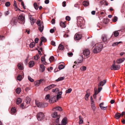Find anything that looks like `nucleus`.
<instances>
[{
    "instance_id": "nucleus-44",
    "label": "nucleus",
    "mask_w": 125,
    "mask_h": 125,
    "mask_svg": "<svg viewBox=\"0 0 125 125\" xmlns=\"http://www.w3.org/2000/svg\"><path fill=\"white\" fill-rule=\"evenodd\" d=\"M41 41H43V42H46V39L44 37H43L41 38Z\"/></svg>"
},
{
    "instance_id": "nucleus-53",
    "label": "nucleus",
    "mask_w": 125,
    "mask_h": 125,
    "mask_svg": "<svg viewBox=\"0 0 125 125\" xmlns=\"http://www.w3.org/2000/svg\"><path fill=\"white\" fill-rule=\"evenodd\" d=\"M28 79L29 81L31 82H34V80L33 79H32L29 76L28 77Z\"/></svg>"
},
{
    "instance_id": "nucleus-21",
    "label": "nucleus",
    "mask_w": 125,
    "mask_h": 125,
    "mask_svg": "<svg viewBox=\"0 0 125 125\" xmlns=\"http://www.w3.org/2000/svg\"><path fill=\"white\" fill-rule=\"evenodd\" d=\"M42 26H39L38 30L41 32H42L44 29V26L43 25V22H42Z\"/></svg>"
},
{
    "instance_id": "nucleus-14",
    "label": "nucleus",
    "mask_w": 125,
    "mask_h": 125,
    "mask_svg": "<svg viewBox=\"0 0 125 125\" xmlns=\"http://www.w3.org/2000/svg\"><path fill=\"white\" fill-rule=\"evenodd\" d=\"M36 105L39 107H42V103L40 102L37 100L35 101Z\"/></svg>"
},
{
    "instance_id": "nucleus-5",
    "label": "nucleus",
    "mask_w": 125,
    "mask_h": 125,
    "mask_svg": "<svg viewBox=\"0 0 125 125\" xmlns=\"http://www.w3.org/2000/svg\"><path fill=\"white\" fill-rule=\"evenodd\" d=\"M45 115L42 112L38 113L37 115V117L38 121H41L44 118Z\"/></svg>"
},
{
    "instance_id": "nucleus-32",
    "label": "nucleus",
    "mask_w": 125,
    "mask_h": 125,
    "mask_svg": "<svg viewBox=\"0 0 125 125\" xmlns=\"http://www.w3.org/2000/svg\"><path fill=\"white\" fill-rule=\"evenodd\" d=\"M86 93L85 95V97H88L89 96L90 94L89 90L88 89L87 90Z\"/></svg>"
},
{
    "instance_id": "nucleus-43",
    "label": "nucleus",
    "mask_w": 125,
    "mask_h": 125,
    "mask_svg": "<svg viewBox=\"0 0 125 125\" xmlns=\"http://www.w3.org/2000/svg\"><path fill=\"white\" fill-rule=\"evenodd\" d=\"M48 104L46 103H42V107H45L48 106Z\"/></svg>"
},
{
    "instance_id": "nucleus-48",
    "label": "nucleus",
    "mask_w": 125,
    "mask_h": 125,
    "mask_svg": "<svg viewBox=\"0 0 125 125\" xmlns=\"http://www.w3.org/2000/svg\"><path fill=\"white\" fill-rule=\"evenodd\" d=\"M64 66L62 65H60L59 66L58 68L60 69H62L64 68Z\"/></svg>"
},
{
    "instance_id": "nucleus-40",
    "label": "nucleus",
    "mask_w": 125,
    "mask_h": 125,
    "mask_svg": "<svg viewBox=\"0 0 125 125\" xmlns=\"http://www.w3.org/2000/svg\"><path fill=\"white\" fill-rule=\"evenodd\" d=\"M60 117V116H58V117H57L55 121L56 124V125H58V124L59 123Z\"/></svg>"
},
{
    "instance_id": "nucleus-6",
    "label": "nucleus",
    "mask_w": 125,
    "mask_h": 125,
    "mask_svg": "<svg viewBox=\"0 0 125 125\" xmlns=\"http://www.w3.org/2000/svg\"><path fill=\"white\" fill-rule=\"evenodd\" d=\"M115 61H114V63L112 65L110 69L111 70H118L120 68V66L119 65H115Z\"/></svg>"
},
{
    "instance_id": "nucleus-13",
    "label": "nucleus",
    "mask_w": 125,
    "mask_h": 125,
    "mask_svg": "<svg viewBox=\"0 0 125 125\" xmlns=\"http://www.w3.org/2000/svg\"><path fill=\"white\" fill-rule=\"evenodd\" d=\"M106 83V80H104L102 81H101L98 84V86H103Z\"/></svg>"
},
{
    "instance_id": "nucleus-52",
    "label": "nucleus",
    "mask_w": 125,
    "mask_h": 125,
    "mask_svg": "<svg viewBox=\"0 0 125 125\" xmlns=\"http://www.w3.org/2000/svg\"><path fill=\"white\" fill-rule=\"evenodd\" d=\"M10 4V2L8 1L6 2L5 4V6L7 7L9 6Z\"/></svg>"
},
{
    "instance_id": "nucleus-41",
    "label": "nucleus",
    "mask_w": 125,
    "mask_h": 125,
    "mask_svg": "<svg viewBox=\"0 0 125 125\" xmlns=\"http://www.w3.org/2000/svg\"><path fill=\"white\" fill-rule=\"evenodd\" d=\"M36 10H37L38 8V7L37 5V4L36 3H34L33 4Z\"/></svg>"
},
{
    "instance_id": "nucleus-25",
    "label": "nucleus",
    "mask_w": 125,
    "mask_h": 125,
    "mask_svg": "<svg viewBox=\"0 0 125 125\" xmlns=\"http://www.w3.org/2000/svg\"><path fill=\"white\" fill-rule=\"evenodd\" d=\"M79 124H81L83 123V120L82 117L80 115L79 116Z\"/></svg>"
},
{
    "instance_id": "nucleus-18",
    "label": "nucleus",
    "mask_w": 125,
    "mask_h": 125,
    "mask_svg": "<svg viewBox=\"0 0 125 125\" xmlns=\"http://www.w3.org/2000/svg\"><path fill=\"white\" fill-rule=\"evenodd\" d=\"M120 30L116 31H114L113 33V34L115 37H116L118 36L119 34L118 31H120Z\"/></svg>"
},
{
    "instance_id": "nucleus-62",
    "label": "nucleus",
    "mask_w": 125,
    "mask_h": 125,
    "mask_svg": "<svg viewBox=\"0 0 125 125\" xmlns=\"http://www.w3.org/2000/svg\"><path fill=\"white\" fill-rule=\"evenodd\" d=\"M68 55L69 56H72L73 55V53L72 52H69L68 53Z\"/></svg>"
},
{
    "instance_id": "nucleus-29",
    "label": "nucleus",
    "mask_w": 125,
    "mask_h": 125,
    "mask_svg": "<svg viewBox=\"0 0 125 125\" xmlns=\"http://www.w3.org/2000/svg\"><path fill=\"white\" fill-rule=\"evenodd\" d=\"M16 110L15 107H12L11 109L10 112L12 114H13L14 113H15Z\"/></svg>"
},
{
    "instance_id": "nucleus-42",
    "label": "nucleus",
    "mask_w": 125,
    "mask_h": 125,
    "mask_svg": "<svg viewBox=\"0 0 125 125\" xmlns=\"http://www.w3.org/2000/svg\"><path fill=\"white\" fill-rule=\"evenodd\" d=\"M86 69V67L84 66H83L80 68V69L82 71H85Z\"/></svg>"
},
{
    "instance_id": "nucleus-58",
    "label": "nucleus",
    "mask_w": 125,
    "mask_h": 125,
    "mask_svg": "<svg viewBox=\"0 0 125 125\" xmlns=\"http://www.w3.org/2000/svg\"><path fill=\"white\" fill-rule=\"evenodd\" d=\"M5 38V37L3 36L0 35V40H2L4 39Z\"/></svg>"
},
{
    "instance_id": "nucleus-34",
    "label": "nucleus",
    "mask_w": 125,
    "mask_h": 125,
    "mask_svg": "<svg viewBox=\"0 0 125 125\" xmlns=\"http://www.w3.org/2000/svg\"><path fill=\"white\" fill-rule=\"evenodd\" d=\"M58 49L60 50H62L63 49V46L61 44L59 45L58 47Z\"/></svg>"
},
{
    "instance_id": "nucleus-15",
    "label": "nucleus",
    "mask_w": 125,
    "mask_h": 125,
    "mask_svg": "<svg viewBox=\"0 0 125 125\" xmlns=\"http://www.w3.org/2000/svg\"><path fill=\"white\" fill-rule=\"evenodd\" d=\"M67 123V118L66 117H65L62 120V123L63 125H65Z\"/></svg>"
},
{
    "instance_id": "nucleus-8",
    "label": "nucleus",
    "mask_w": 125,
    "mask_h": 125,
    "mask_svg": "<svg viewBox=\"0 0 125 125\" xmlns=\"http://www.w3.org/2000/svg\"><path fill=\"white\" fill-rule=\"evenodd\" d=\"M17 19L15 17L13 18L10 21V24L12 25H16L17 23Z\"/></svg>"
},
{
    "instance_id": "nucleus-38",
    "label": "nucleus",
    "mask_w": 125,
    "mask_h": 125,
    "mask_svg": "<svg viewBox=\"0 0 125 125\" xmlns=\"http://www.w3.org/2000/svg\"><path fill=\"white\" fill-rule=\"evenodd\" d=\"M35 45V43L34 42H33L31 43L30 45V47L31 48L33 47Z\"/></svg>"
},
{
    "instance_id": "nucleus-39",
    "label": "nucleus",
    "mask_w": 125,
    "mask_h": 125,
    "mask_svg": "<svg viewBox=\"0 0 125 125\" xmlns=\"http://www.w3.org/2000/svg\"><path fill=\"white\" fill-rule=\"evenodd\" d=\"M64 79V77H59L56 80V81H59L63 80Z\"/></svg>"
},
{
    "instance_id": "nucleus-36",
    "label": "nucleus",
    "mask_w": 125,
    "mask_h": 125,
    "mask_svg": "<svg viewBox=\"0 0 125 125\" xmlns=\"http://www.w3.org/2000/svg\"><path fill=\"white\" fill-rule=\"evenodd\" d=\"M17 79L18 80L21 81L22 79V76L21 75L19 74L17 77Z\"/></svg>"
},
{
    "instance_id": "nucleus-60",
    "label": "nucleus",
    "mask_w": 125,
    "mask_h": 125,
    "mask_svg": "<svg viewBox=\"0 0 125 125\" xmlns=\"http://www.w3.org/2000/svg\"><path fill=\"white\" fill-rule=\"evenodd\" d=\"M66 2L65 1H63L62 3V6L63 7H65L66 6Z\"/></svg>"
},
{
    "instance_id": "nucleus-54",
    "label": "nucleus",
    "mask_w": 125,
    "mask_h": 125,
    "mask_svg": "<svg viewBox=\"0 0 125 125\" xmlns=\"http://www.w3.org/2000/svg\"><path fill=\"white\" fill-rule=\"evenodd\" d=\"M100 107L101 109L102 110H105L106 109V108H107V106L104 107L102 106H100Z\"/></svg>"
},
{
    "instance_id": "nucleus-50",
    "label": "nucleus",
    "mask_w": 125,
    "mask_h": 125,
    "mask_svg": "<svg viewBox=\"0 0 125 125\" xmlns=\"http://www.w3.org/2000/svg\"><path fill=\"white\" fill-rule=\"evenodd\" d=\"M54 58L53 56H51L49 59V60L50 62H51L54 59Z\"/></svg>"
},
{
    "instance_id": "nucleus-59",
    "label": "nucleus",
    "mask_w": 125,
    "mask_h": 125,
    "mask_svg": "<svg viewBox=\"0 0 125 125\" xmlns=\"http://www.w3.org/2000/svg\"><path fill=\"white\" fill-rule=\"evenodd\" d=\"M51 44L54 46H55V42L53 41H52L51 42Z\"/></svg>"
},
{
    "instance_id": "nucleus-2",
    "label": "nucleus",
    "mask_w": 125,
    "mask_h": 125,
    "mask_svg": "<svg viewBox=\"0 0 125 125\" xmlns=\"http://www.w3.org/2000/svg\"><path fill=\"white\" fill-rule=\"evenodd\" d=\"M102 47L103 45L101 44L98 43L95 44L93 47V52L94 53H97L100 52Z\"/></svg>"
},
{
    "instance_id": "nucleus-7",
    "label": "nucleus",
    "mask_w": 125,
    "mask_h": 125,
    "mask_svg": "<svg viewBox=\"0 0 125 125\" xmlns=\"http://www.w3.org/2000/svg\"><path fill=\"white\" fill-rule=\"evenodd\" d=\"M83 53L85 56L87 57L86 58H87L89 57L90 52L88 50L85 49L83 51Z\"/></svg>"
},
{
    "instance_id": "nucleus-64",
    "label": "nucleus",
    "mask_w": 125,
    "mask_h": 125,
    "mask_svg": "<svg viewBox=\"0 0 125 125\" xmlns=\"http://www.w3.org/2000/svg\"><path fill=\"white\" fill-rule=\"evenodd\" d=\"M39 39L38 38H35L34 41L35 43H37L38 42Z\"/></svg>"
},
{
    "instance_id": "nucleus-22",
    "label": "nucleus",
    "mask_w": 125,
    "mask_h": 125,
    "mask_svg": "<svg viewBox=\"0 0 125 125\" xmlns=\"http://www.w3.org/2000/svg\"><path fill=\"white\" fill-rule=\"evenodd\" d=\"M43 81L42 79H40L39 81H38L34 83L36 86H39L40 83Z\"/></svg>"
},
{
    "instance_id": "nucleus-24",
    "label": "nucleus",
    "mask_w": 125,
    "mask_h": 125,
    "mask_svg": "<svg viewBox=\"0 0 125 125\" xmlns=\"http://www.w3.org/2000/svg\"><path fill=\"white\" fill-rule=\"evenodd\" d=\"M89 4V2L88 1H85L83 2V4L84 6H87Z\"/></svg>"
},
{
    "instance_id": "nucleus-26",
    "label": "nucleus",
    "mask_w": 125,
    "mask_h": 125,
    "mask_svg": "<svg viewBox=\"0 0 125 125\" xmlns=\"http://www.w3.org/2000/svg\"><path fill=\"white\" fill-rule=\"evenodd\" d=\"M31 101L30 98L29 97H27L25 100V102L27 104L30 103Z\"/></svg>"
},
{
    "instance_id": "nucleus-11",
    "label": "nucleus",
    "mask_w": 125,
    "mask_h": 125,
    "mask_svg": "<svg viewBox=\"0 0 125 125\" xmlns=\"http://www.w3.org/2000/svg\"><path fill=\"white\" fill-rule=\"evenodd\" d=\"M82 37L81 35L79 34L76 33L74 37V39L75 40H78L80 39Z\"/></svg>"
},
{
    "instance_id": "nucleus-47",
    "label": "nucleus",
    "mask_w": 125,
    "mask_h": 125,
    "mask_svg": "<svg viewBox=\"0 0 125 125\" xmlns=\"http://www.w3.org/2000/svg\"><path fill=\"white\" fill-rule=\"evenodd\" d=\"M91 107L92 109L94 111L95 110V106H94V104H91Z\"/></svg>"
},
{
    "instance_id": "nucleus-23",
    "label": "nucleus",
    "mask_w": 125,
    "mask_h": 125,
    "mask_svg": "<svg viewBox=\"0 0 125 125\" xmlns=\"http://www.w3.org/2000/svg\"><path fill=\"white\" fill-rule=\"evenodd\" d=\"M41 61L43 63V64L46 65V64L45 63H46L47 62L45 61V59L44 57L42 56L41 58Z\"/></svg>"
},
{
    "instance_id": "nucleus-10",
    "label": "nucleus",
    "mask_w": 125,
    "mask_h": 125,
    "mask_svg": "<svg viewBox=\"0 0 125 125\" xmlns=\"http://www.w3.org/2000/svg\"><path fill=\"white\" fill-rule=\"evenodd\" d=\"M56 97L55 96L52 97L51 96L49 100L50 103H53L56 101Z\"/></svg>"
},
{
    "instance_id": "nucleus-31",
    "label": "nucleus",
    "mask_w": 125,
    "mask_h": 125,
    "mask_svg": "<svg viewBox=\"0 0 125 125\" xmlns=\"http://www.w3.org/2000/svg\"><path fill=\"white\" fill-rule=\"evenodd\" d=\"M21 100L20 98H18L17 99L16 101V104H20L21 102Z\"/></svg>"
},
{
    "instance_id": "nucleus-1",
    "label": "nucleus",
    "mask_w": 125,
    "mask_h": 125,
    "mask_svg": "<svg viewBox=\"0 0 125 125\" xmlns=\"http://www.w3.org/2000/svg\"><path fill=\"white\" fill-rule=\"evenodd\" d=\"M52 111L53 112L52 114V116L53 118H55L57 117L58 116H60V115H58L57 111L61 112L62 111V109L61 107L58 106L53 108L52 109Z\"/></svg>"
},
{
    "instance_id": "nucleus-35",
    "label": "nucleus",
    "mask_w": 125,
    "mask_h": 125,
    "mask_svg": "<svg viewBox=\"0 0 125 125\" xmlns=\"http://www.w3.org/2000/svg\"><path fill=\"white\" fill-rule=\"evenodd\" d=\"M30 22L31 25H33L36 22V20L34 18L30 20Z\"/></svg>"
},
{
    "instance_id": "nucleus-56",
    "label": "nucleus",
    "mask_w": 125,
    "mask_h": 125,
    "mask_svg": "<svg viewBox=\"0 0 125 125\" xmlns=\"http://www.w3.org/2000/svg\"><path fill=\"white\" fill-rule=\"evenodd\" d=\"M29 18L30 20L34 18L32 17V15H29Z\"/></svg>"
},
{
    "instance_id": "nucleus-20",
    "label": "nucleus",
    "mask_w": 125,
    "mask_h": 125,
    "mask_svg": "<svg viewBox=\"0 0 125 125\" xmlns=\"http://www.w3.org/2000/svg\"><path fill=\"white\" fill-rule=\"evenodd\" d=\"M121 114L119 113H117L115 114V117L117 119H119L121 116Z\"/></svg>"
},
{
    "instance_id": "nucleus-51",
    "label": "nucleus",
    "mask_w": 125,
    "mask_h": 125,
    "mask_svg": "<svg viewBox=\"0 0 125 125\" xmlns=\"http://www.w3.org/2000/svg\"><path fill=\"white\" fill-rule=\"evenodd\" d=\"M50 95L48 94L45 97V99L46 100H48V99L49 100V98L50 97Z\"/></svg>"
},
{
    "instance_id": "nucleus-3",
    "label": "nucleus",
    "mask_w": 125,
    "mask_h": 125,
    "mask_svg": "<svg viewBox=\"0 0 125 125\" xmlns=\"http://www.w3.org/2000/svg\"><path fill=\"white\" fill-rule=\"evenodd\" d=\"M84 21L82 17H78L77 19V25L78 27H80L81 29H83L84 27Z\"/></svg>"
},
{
    "instance_id": "nucleus-49",
    "label": "nucleus",
    "mask_w": 125,
    "mask_h": 125,
    "mask_svg": "<svg viewBox=\"0 0 125 125\" xmlns=\"http://www.w3.org/2000/svg\"><path fill=\"white\" fill-rule=\"evenodd\" d=\"M117 17L116 16H115L113 20V21L114 22H115L117 21Z\"/></svg>"
},
{
    "instance_id": "nucleus-46",
    "label": "nucleus",
    "mask_w": 125,
    "mask_h": 125,
    "mask_svg": "<svg viewBox=\"0 0 125 125\" xmlns=\"http://www.w3.org/2000/svg\"><path fill=\"white\" fill-rule=\"evenodd\" d=\"M72 90V89L71 88H69L68 89V90H66V93H70L71 92Z\"/></svg>"
},
{
    "instance_id": "nucleus-12",
    "label": "nucleus",
    "mask_w": 125,
    "mask_h": 125,
    "mask_svg": "<svg viewBox=\"0 0 125 125\" xmlns=\"http://www.w3.org/2000/svg\"><path fill=\"white\" fill-rule=\"evenodd\" d=\"M102 39L103 42H104L105 44L107 43V40L106 35H103L102 36Z\"/></svg>"
},
{
    "instance_id": "nucleus-33",
    "label": "nucleus",
    "mask_w": 125,
    "mask_h": 125,
    "mask_svg": "<svg viewBox=\"0 0 125 125\" xmlns=\"http://www.w3.org/2000/svg\"><path fill=\"white\" fill-rule=\"evenodd\" d=\"M21 88L20 87H18L16 90V93L17 94H19L21 91Z\"/></svg>"
},
{
    "instance_id": "nucleus-19",
    "label": "nucleus",
    "mask_w": 125,
    "mask_h": 125,
    "mask_svg": "<svg viewBox=\"0 0 125 125\" xmlns=\"http://www.w3.org/2000/svg\"><path fill=\"white\" fill-rule=\"evenodd\" d=\"M17 67L19 69L22 70L23 69L22 63H19L17 65Z\"/></svg>"
},
{
    "instance_id": "nucleus-61",
    "label": "nucleus",
    "mask_w": 125,
    "mask_h": 125,
    "mask_svg": "<svg viewBox=\"0 0 125 125\" xmlns=\"http://www.w3.org/2000/svg\"><path fill=\"white\" fill-rule=\"evenodd\" d=\"M52 23V24H54L55 23V20L54 19H52L51 21Z\"/></svg>"
},
{
    "instance_id": "nucleus-17",
    "label": "nucleus",
    "mask_w": 125,
    "mask_h": 125,
    "mask_svg": "<svg viewBox=\"0 0 125 125\" xmlns=\"http://www.w3.org/2000/svg\"><path fill=\"white\" fill-rule=\"evenodd\" d=\"M40 71L41 72H43L45 70V66L43 64H40Z\"/></svg>"
},
{
    "instance_id": "nucleus-37",
    "label": "nucleus",
    "mask_w": 125,
    "mask_h": 125,
    "mask_svg": "<svg viewBox=\"0 0 125 125\" xmlns=\"http://www.w3.org/2000/svg\"><path fill=\"white\" fill-rule=\"evenodd\" d=\"M122 42H118L114 43L112 44V46H116L118 44L122 43Z\"/></svg>"
},
{
    "instance_id": "nucleus-9",
    "label": "nucleus",
    "mask_w": 125,
    "mask_h": 125,
    "mask_svg": "<svg viewBox=\"0 0 125 125\" xmlns=\"http://www.w3.org/2000/svg\"><path fill=\"white\" fill-rule=\"evenodd\" d=\"M56 86V85L55 84H52L51 85L45 87L44 89V90L45 91H47L51 88L55 87Z\"/></svg>"
},
{
    "instance_id": "nucleus-55",
    "label": "nucleus",
    "mask_w": 125,
    "mask_h": 125,
    "mask_svg": "<svg viewBox=\"0 0 125 125\" xmlns=\"http://www.w3.org/2000/svg\"><path fill=\"white\" fill-rule=\"evenodd\" d=\"M91 104H94V101L93 99L92 98V96H91Z\"/></svg>"
},
{
    "instance_id": "nucleus-27",
    "label": "nucleus",
    "mask_w": 125,
    "mask_h": 125,
    "mask_svg": "<svg viewBox=\"0 0 125 125\" xmlns=\"http://www.w3.org/2000/svg\"><path fill=\"white\" fill-rule=\"evenodd\" d=\"M34 62L33 61H31L29 63V67H32L34 65Z\"/></svg>"
},
{
    "instance_id": "nucleus-16",
    "label": "nucleus",
    "mask_w": 125,
    "mask_h": 125,
    "mask_svg": "<svg viewBox=\"0 0 125 125\" xmlns=\"http://www.w3.org/2000/svg\"><path fill=\"white\" fill-rule=\"evenodd\" d=\"M125 60V59L124 58H120L118 59L116 61V62L118 63L119 64L123 62Z\"/></svg>"
},
{
    "instance_id": "nucleus-45",
    "label": "nucleus",
    "mask_w": 125,
    "mask_h": 125,
    "mask_svg": "<svg viewBox=\"0 0 125 125\" xmlns=\"http://www.w3.org/2000/svg\"><path fill=\"white\" fill-rule=\"evenodd\" d=\"M39 57V56L38 55H37L36 56H35L34 57V59L36 60H38Z\"/></svg>"
},
{
    "instance_id": "nucleus-4",
    "label": "nucleus",
    "mask_w": 125,
    "mask_h": 125,
    "mask_svg": "<svg viewBox=\"0 0 125 125\" xmlns=\"http://www.w3.org/2000/svg\"><path fill=\"white\" fill-rule=\"evenodd\" d=\"M18 20L19 22L21 24H24L25 23V17L23 15H19L18 17Z\"/></svg>"
},
{
    "instance_id": "nucleus-28",
    "label": "nucleus",
    "mask_w": 125,
    "mask_h": 125,
    "mask_svg": "<svg viewBox=\"0 0 125 125\" xmlns=\"http://www.w3.org/2000/svg\"><path fill=\"white\" fill-rule=\"evenodd\" d=\"M60 25L63 28H65L66 27L65 23L62 21L60 22Z\"/></svg>"
},
{
    "instance_id": "nucleus-57",
    "label": "nucleus",
    "mask_w": 125,
    "mask_h": 125,
    "mask_svg": "<svg viewBox=\"0 0 125 125\" xmlns=\"http://www.w3.org/2000/svg\"><path fill=\"white\" fill-rule=\"evenodd\" d=\"M66 20L68 21H69L71 19L70 17L68 16H67L66 17Z\"/></svg>"
},
{
    "instance_id": "nucleus-30",
    "label": "nucleus",
    "mask_w": 125,
    "mask_h": 125,
    "mask_svg": "<svg viewBox=\"0 0 125 125\" xmlns=\"http://www.w3.org/2000/svg\"><path fill=\"white\" fill-rule=\"evenodd\" d=\"M36 23L39 26H42V23L41 22V21L40 20H38L36 22Z\"/></svg>"
},
{
    "instance_id": "nucleus-63",
    "label": "nucleus",
    "mask_w": 125,
    "mask_h": 125,
    "mask_svg": "<svg viewBox=\"0 0 125 125\" xmlns=\"http://www.w3.org/2000/svg\"><path fill=\"white\" fill-rule=\"evenodd\" d=\"M102 88L101 87H100L98 86V93L100 92L101 91V90H102Z\"/></svg>"
}]
</instances>
